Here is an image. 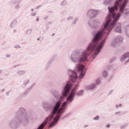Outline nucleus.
Returning a JSON list of instances; mask_svg holds the SVG:
<instances>
[{"label": "nucleus", "instance_id": "obj_9", "mask_svg": "<svg viewBox=\"0 0 129 129\" xmlns=\"http://www.w3.org/2000/svg\"><path fill=\"white\" fill-rule=\"evenodd\" d=\"M127 59L125 61V64H126V63H128L129 62V52H126L124 54H123L122 56H121L120 58V62H124V61L126 59Z\"/></svg>", "mask_w": 129, "mask_h": 129}, {"label": "nucleus", "instance_id": "obj_8", "mask_svg": "<svg viewBox=\"0 0 129 129\" xmlns=\"http://www.w3.org/2000/svg\"><path fill=\"white\" fill-rule=\"evenodd\" d=\"M88 24L90 28H91V29H93V30H97L99 26H100V23L98 20H96L94 21L92 20H90Z\"/></svg>", "mask_w": 129, "mask_h": 129}, {"label": "nucleus", "instance_id": "obj_34", "mask_svg": "<svg viewBox=\"0 0 129 129\" xmlns=\"http://www.w3.org/2000/svg\"><path fill=\"white\" fill-rule=\"evenodd\" d=\"M6 57L7 58H10V57H11V56L10 54H7V55H6Z\"/></svg>", "mask_w": 129, "mask_h": 129}, {"label": "nucleus", "instance_id": "obj_17", "mask_svg": "<svg viewBox=\"0 0 129 129\" xmlns=\"http://www.w3.org/2000/svg\"><path fill=\"white\" fill-rule=\"evenodd\" d=\"M78 21H79V18H78V17H75L72 21V25H76Z\"/></svg>", "mask_w": 129, "mask_h": 129}, {"label": "nucleus", "instance_id": "obj_38", "mask_svg": "<svg viewBox=\"0 0 129 129\" xmlns=\"http://www.w3.org/2000/svg\"><path fill=\"white\" fill-rule=\"evenodd\" d=\"M9 93H10V92H7L6 93V95H7V96H9Z\"/></svg>", "mask_w": 129, "mask_h": 129}, {"label": "nucleus", "instance_id": "obj_45", "mask_svg": "<svg viewBox=\"0 0 129 129\" xmlns=\"http://www.w3.org/2000/svg\"><path fill=\"white\" fill-rule=\"evenodd\" d=\"M40 7H41V6H39V7H36V9H39V8H40Z\"/></svg>", "mask_w": 129, "mask_h": 129}, {"label": "nucleus", "instance_id": "obj_46", "mask_svg": "<svg viewBox=\"0 0 129 129\" xmlns=\"http://www.w3.org/2000/svg\"><path fill=\"white\" fill-rule=\"evenodd\" d=\"M111 67H112V66H110L109 69H110V68H111Z\"/></svg>", "mask_w": 129, "mask_h": 129}, {"label": "nucleus", "instance_id": "obj_19", "mask_svg": "<svg viewBox=\"0 0 129 129\" xmlns=\"http://www.w3.org/2000/svg\"><path fill=\"white\" fill-rule=\"evenodd\" d=\"M102 75L104 78H106L108 76V74L106 71H104Z\"/></svg>", "mask_w": 129, "mask_h": 129}, {"label": "nucleus", "instance_id": "obj_15", "mask_svg": "<svg viewBox=\"0 0 129 129\" xmlns=\"http://www.w3.org/2000/svg\"><path fill=\"white\" fill-rule=\"evenodd\" d=\"M22 2V0H13L10 2V4L11 5H15V4H18L19 3H21Z\"/></svg>", "mask_w": 129, "mask_h": 129}, {"label": "nucleus", "instance_id": "obj_3", "mask_svg": "<svg viewBox=\"0 0 129 129\" xmlns=\"http://www.w3.org/2000/svg\"><path fill=\"white\" fill-rule=\"evenodd\" d=\"M63 85L64 86L61 94L63 96H66L69 104L72 103L73 100H74L75 96L82 97V96L84 95V90H80L76 92L79 86V83L72 84L71 82L69 81L63 83Z\"/></svg>", "mask_w": 129, "mask_h": 129}, {"label": "nucleus", "instance_id": "obj_23", "mask_svg": "<svg viewBox=\"0 0 129 129\" xmlns=\"http://www.w3.org/2000/svg\"><path fill=\"white\" fill-rule=\"evenodd\" d=\"M96 85H99L100 84V79H97L96 81Z\"/></svg>", "mask_w": 129, "mask_h": 129}, {"label": "nucleus", "instance_id": "obj_30", "mask_svg": "<svg viewBox=\"0 0 129 129\" xmlns=\"http://www.w3.org/2000/svg\"><path fill=\"white\" fill-rule=\"evenodd\" d=\"M35 85H36V84L34 83L33 85H32L29 88H30V90H32V89L33 88V87H34V86H35Z\"/></svg>", "mask_w": 129, "mask_h": 129}, {"label": "nucleus", "instance_id": "obj_1", "mask_svg": "<svg viewBox=\"0 0 129 129\" xmlns=\"http://www.w3.org/2000/svg\"><path fill=\"white\" fill-rule=\"evenodd\" d=\"M116 23L117 22H116V24L114 26L109 24V26H107V29H105L104 24L102 26V28L101 29L98 31H93L92 32L93 38L86 50L78 49L73 51L71 54L70 59L72 62L78 63L76 65V68L78 72L80 73L79 75L80 79H83V78L85 77V74H86V71H87L85 66L82 63V62L87 61L88 56H90L92 53H93L92 55L93 60L95 59L96 56L98 55L99 53L101 52V50L103 49L105 41L107 39L109 32L115 26V32L119 34L121 33V23H119L117 24Z\"/></svg>", "mask_w": 129, "mask_h": 129}, {"label": "nucleus", "instance_id": "obj_43", "mask_svg": "<svg viewBox=\"0 0 129 129\" xmlns=\"http://www.w3.org/2000/svg\"><path fill=\"white\" fill-rule=\"evenodd\" d=\"M0 73H3V70H0Z\"/></svg>", "mask_w": 129, "mask_h": 129}, {"label": "nucleus", "instance_id": "obj_25", "mask_svg": "<svg viewBox=\"0 0 129 129\" xmlns=\"http://www.w3.org/2000/svg\"><path fill=\"white\" fill-rule=\"evenodd\" d=\"M116 59V57L115 56L113 57L110 60V63H111L114 60Z\"/></svg>", "mask_w": 129, "mask_h": 129}, {"label": "nucleus", "instance_id": "obj_13", "mask_svg": "<svg viewBox=\"0 0 129 129\" xmlns=\"http://www.w3.org/2000/svg\"><path fill=\"white\" fill-rule=\"evenodd\" d=\"M111 45L112 47H117V46L119 45V43L117 41H115V39H114V41L111 42Z\"/></svg>", "mask_w": 129, "mask_h": 129}, {"label": "nucleus", "instance_id": "obj_5", "mask_svg": "<svg viewBox=\"0 0 129 129\" xmlns=\"http://www.w3.org/2000/svg\"><path fill=\"white\" fill-rule=\"evenodd\" d=\"M22 123H23L24 125H25V124H27L24 123V120H23L22 119H20V118H18V117L15 116L13 119L10 120L9 121L8 125L10 128L17 129L20 127Z\"/></svg>", "mask_w": 129, "mask_h": 129}, {"label": "nucleus", "instance_id": "obj_39", "mask_svg": "<svg viewBox=\"0 0 129 129\" xmlns=\"http://www.w3.org/2000/svg\"><path fill=\"white\" fill-rule=\"evenodd\" d=\"M47 19H48V17H45V18H44V20H47Z\"/></svg>", "mask_w": 129, "mask_h": 129}, {"label": "nucleus", "instance_id": "obj_48", "mask_svg": "<svg viewBox=\"0 0 129 129\" xmlns=\"http://www.w3.org/2000/svg\"><path fill=\"white\" fill-rule=\"evenodd\" d=\"M85 127H87V125H85Z\"/></svg>", "mask_w": 129, "mask_h": 129}, {"label": "nucleus", "instance_id": "obj_27", "mask_svg": "<svg viewBox=\"0 0 129 129\" xmlns=\"http://www.w3.org/2000/svg\"><path fill=\"white\" fill-rule=\"evenodd\" d=\"M94 120H98L99 119V116L96 115L95 117L93 118Z\"/></svg>", "mask_w": 129, "mask_h": 129}, {"label": "nucleus", "instance_id": "obj_37", "mask_svg": "<svg viewBox=\"0 0 129 129\" xmlns=\"http://www.w3.org/2000/svg\"><path fill=\"white\" fill-rule=\"evenodd\" d=\"M110 127V124H108L106 125V127H107V128H108V127Z\"/></svg>", "mask_w": 129, "mask_h": 129}, {"label": "nucleus", "instance_id": "obj_26", "mask_svg": "<svg viewBox=\"0 0 129 129\" xmlns=\"http://www.w3.org/2000/svg\"><path fill=\"white\" fill-rule=\"evenodd\" d=\"M29 82H30V80H27L24 82L23 85H25V86H26L27 84H28V83H29Z\"/></svg>", "mask_w": 129, "mask_h": 129}, {"label": "nucleus", "instance_id": "obj_40", "mask_svg": "<svg viewBox=\"0 0 129 129\" xmlns=\"http://www.w3.org/2000/svg\"><path fill=\"white\" fill-rule=\"evenodd\" d=\"M51 62H52V60H50L49 62H48V64L49 65V64H51Z\"/></svg>", "mask_w": 129, "mask_h": 129}, {"label": "nucleus", "instance_id": "obj_2", "mask_svg": "<svg viewBox=\"0 0 129 129\" xmlns=\"http://www.w3.org/2000/svg\"><path fill=\"white\" fill-rule=\"evenodd\" d=\"M128 0H116L113 6L108 7L109 14L106 17L105 23H104L105 29H107L109 25L112 27L115 26L121 17V14L124 13L125 16L129 15V9H125Z\"/></svg>", "mask_w": 129, "mask_h": 129}, {"label": "nucleus", "instance_id": "obj_42", "mask_svg": "<svg viewBox=\"0 0 129 129\" xmlns=\"http://www.w3.org/2000/svg\"><path fill=\"white\" fill-rule=\"evenodd\" d=\"M36 22H39V18H37L36 19Z\"/></svg>", "mask_w": 129, "mask_h": 129}, {"label": "nucleus", "instance_id": "obj_41", "mask_svg": "<svg viewBox=\"0 0 129 129\" xmlns=\"http://www.w3.org/2000/svg\"><path fill=\"white\" fill-rule=\"evenodd\" d=\"M5 91V89L2 90L1 92H4Z\"/></svg>", "mask_w": 129, "mask_h": 129}, {"label": "nucleus", "instance_id": "obj_47", "mask_svg": "<svg viewBox=\"0 0 129 129\" xmlns=\"http://www.w3.org/2000/svg\"><path fill=\"white\" fill-rule=\"evenodd\" d=\"M54 35H55V34H54V33H53V34H52V36H54Z\"/></svg>", "mask_w": 129, "mask_h": 129}, {"label": "nucleus", "instance_id": "obj_21", "mask_svg": "<svg viewBox=\"0 0 129 129\" xmlns=\"http://www.w3.org/2000/svg\"><path fill=\"white\" fill-rule=\"evenodd\" d=\"M33 30L32 29H28L27 30L26 32V35H27L28 36H29V35H31V34H32V31Z\"/></svg>", "mask_w": 129, "mask_h": 129}, {"label": "nucleus", "instance_id": "obj_4", "mask_svg": "<svg viewBox=\"0 0 129 129\" xmlns=\"http://www.w3.org/2000/svg\"><path fill=\"white\" fill-rule=\"evenodd\" d=\"M15 116L23 120L24 123L26 124H28L29 121L33 119L32 115L27 113L26 112V109L23 107L19 108Z\"/></svg>", "mask_w": 129, "mask_h": 129}, {"label": "nucleus", "instance_id": "obj_28", "mask_svg": "<svg viewBox=\"0 0 129 129\" xmlns=\"http://www.w3.org/2000/svg\"><path fill=\"white\" fill-rule=\"evenodd\" d=\"M127 126V124H124L120 126L121 128H124V127H126Z\"/></svg>", "mask_w": 129, "mask_h": 129}, {"label": "nucleus", "instance_id": "obj_29", "mask_svg": "<svg viewBox=\"0 0 129 129\" xmlns=\"http://www.w3.org/2000/svg\"><path fill=\"white\" fill-rule=\"evenodd\" d=\"M14 48H15V49H20L21 46L20 45H15Z\"/></svg>", "mask_w": 129, "mask_h": 129}, {"label": "nucleus", "instance_id": "obj_14", "mask_svg": "<svg viewBox=\"0 0 129 129\" xmlns=\"http://www.w3.org/2000/svg\"><path fill=\"white\" fill-rule=\"evenodd\" d=\"M18 23V21L17 20H14L12 21L11 24V28H15L16 26H17V24Z\"/></svg>", "mask_w": 129, "mask_h": 129}, {"label": "nucleus", "instance_id": "obj_31", "mask_svg": "<svg viewBox=\"0 0 129 129\" xmlns=\"http://www.w3.org/2000/svg\"><path fill=\"white\" fill-rule=\"evenodd\" d=\"M121 106H122V104H119V105H116V107H121Z\"/></svg>", "mask_w": 129, "mask_h": 129}, {"label": "nucleus", "instance_id": "obj_22", "mask_svg": "<svg viewBox=\"0 0 129 129\" xmlns=\"http://www.w3.org/2000/svg\"><path fill=\"white\" fill-rule=\"evenodd\" d=\"M70 115H71V113H67L64 116L62 117V119H64V118H68Z\"/></svg>", "mask_w": 129, "mask_h": 129}, {"label": "nucleus", "instance_id": "obj_18", "mask_svg": "<svg viewBox=\"0 0 129 129\" xmlns=\"http://www.w3.org/2000/svg\"><path fill=\"white\" fill-rule=\"evenodd\" d=\"M68 4V2H67V1H63L60 4V6L61 7H65V6H67Z\"/></svg>", "mask_w": 129, "mask_h": 129}, {"label": "nucleus", "instance_id": "obj_20", "mask_svg": "<svg viewBox=\"0 0 129 129\" xmlns=\"http://www.w3.org/2000/svg\"><path fill=\"white\" fill-rule=\"evenodd\" d=\"M31 90H32L31 89V88H28L24 93V95H27V94H28V93H30V92H31Z\"/></svg>", "mask_w": 129, "mask_h": 129}, {"label": "nucleus", "instance_id": "obj_32", "mask_svg": "<svg viewBox=\"0 0 129 129\" xmlns=\"http://www.w3.org/2000/svg\"><path fill=\"white\" fill-rule=\"evenodd\" d=\"M20 6L19 5H16V6L15 7V9H16V10H19V9H20Z\"/></svg>", "mask_w": 129, "mask_h": 129}, {"label": "nucleus", "instance_id": "obj_36", "mask_svg": "<svg viewBox=\"0 0 129 129\" xmlns=\"http://www.w3.org/2000/svg\"><path fill=\"white\" fill-rule=\"evenodd\" d=\"M121 112L119 111V112H115V114H119V113H120Z\"/></svg>", "mask_w": 129, "mask_h": 129}, {"label": "nucleus", "instance_id": "obj_11", "mask_svg": "<svg viewBox=\"0 0 129 129\" xmlns=\"http://www.w3.org/2000/svg\"><path fill=\"white\" fill-rule=\"evenodd\" d=\"M17 75L18 76H23V75H25L26 74L25 70H19L16 73Z\"/></svg>", "mask_w": 129, "mask_h": 129}, {"label": "nucleus", "instance_id": "obj_7", "mask_svg": "<svg viewBox=\"0 0 129 129\" xmlns=\"http://www.w3.org/2000/svg\"><path fill=\"white\" fill-rule=\"evenodd\" d=\"M99 13V10L90 9L87 11L86 15L89 19H94L98 16Z\"/></svg>", "mask_w": 129, "mask_h": 129}, {"label": "nucleus", "instance_id": "obj_16", "mask_svg": "<svg viewBox=\"0 0 129 129\" xmlns=\"http://www.w3.org/2000/svg\"><path fill=\"white\" fill-rule=\"evenodd\" d=\"M113 0H105L103 2V5H110V4L112 3V1Z\"/></svg>", "mask_w": 129, "mask_h": 129}, {"label": "nucleus", "instance_id": "obj_33", "mask_svg": "<svg viewBox=\"0 0 129 129\" xmlns=\"http://www.w3.org/2000/svg\"><path fill=\"white\" fill-rule=\"evenodd\" d=\"M112 92H113V90H111L108 93V95H110V94H111V93H112Z\"/></svg>", "mask_w": 129, "mask_h": 129}, {"label": "nucleus", "instance_id": "obj_12", "mask_svg": "<svg viewBox=\"0 0 129 129\" xmlns=\"http://www.w3.org/2000/svg\"><path fill=\"white\" fill-rule=\"evenodd\" d=\"M115 41H116V42H117L119 44V43H121V42L123 41V37L120 36H118L117 37L115 38Z\"/></svg>", "mask_w": 129, "mask_h": 129}, {"label": "nucleus", "instance_id": "obj_10", "mask_svg": "<svg viewBox=\"0 0 129 129\" xmlns=\"http://www.w3.org/2000/svg\"><path fill=\"white\" fill-rule=\"evenodd\" d=\"M96 87V84L92 83L87 87V90H93Z\"/></svg>", "mask_w": 129, "mask_h": 129}, {"label": "nucleus", "instance_id": "obj_35", "mask_svg": "<svg viewBox=\"0 0 129 129\" xmlns=\"http://www.w3.org/2000/svg\"><path fill=\"white\" fill-rule=\"evenodd\" d=\"M36 13H31V16H32V17H35V16H36Z\"/></svg>", "mask_w": 129, "mask_h": 129}, {"label": "nucleus", "instance_id": "obj_24", "mask_svg": "<svg viewBox=\"0 0 129 129\" xmlns=\"http://www.w3.org/2000/svg\"><path fill=\"white\" fill-rule=\"evenodd\" d=\"M74 17L73 16H70L67 18V21H72Z\"/></svg>", "mask_w": 129, "mask_h": 129}, {"label": "nucleus", "instance_id": "obj_6", "mask_svg": "<svg viewBox=\"0 0 129 129\" xmlns=\"http://www.w3.org/2000/svg\"><path fill=\"white\" fill-rule=\"evenodd\" d=\"M67 74L68 76L69 77L70 82L74 84L76 81L78 79V75L77 74V72L75 70L69 69L68 70Z\"/></svg>", "mask_w": 129, "mask_h": 129}, {"label": "nucleus", "instance_id": "obj_44", "mask_svg": "<svg viewBox=\"0 0 129 129\" xmlns=\"http://www.w3.org/2000/svg\"><path fill=\"white\" fill-rule=\"evenodd\" d=\"M31 11H32V12H34V9H31Z\"/></svg>", "mask_w": 129, "mask_h": 129}]
</instances>
